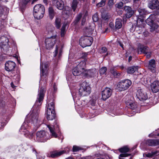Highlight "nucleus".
<instances>
[{
    "instance_id": "f257e3e1",
    "label": "nucleus",
    "mask_w": 159,
    "mask_h": 159,
    "mask_svg": "<svg viewBox=\"0 0 159 159\" xmlns=\"http://www.w3.org/2000/svg\"><path fill=\"white\" fill-rule=\"evenodd\" d=\"M46 90V89L45 87H42L41 88L38 94V97L37 98V99L34 106V109L29 116V118L31 122H33L34 124H35L36 125H37V124L38 122L39 111H36V110H35L34 108L35 107L39 106L41 105V102L43 100Z\"/></svg>"
},
{
    "instance_id": "f03ea898",
    "label": "nucleus",
    "mask_w": 159,
    "mask_h": 159,
    "mask_svg": "<svg viewBox=\"0 0 159 159\" xmlns=\"http://www.w3.org/2000/svg\"><path fill=\"white\" fill-rule=\"evenodd\" d=\"M94 31L93 29H90V28L87 29L85 31V35H84L80 38V45L83 48L87 46H90L92 44L93 41V38L90 35Z\"/></svg>"
},
{
    "instance_id": "7ed1b4c3",
    "label": "nucleus",
    "mask_w": 159,
    "mask_h": 159,
    "mask_svg": "<svg viewBox=\"0 0 159 159\" xmlns=\"http://www.w3.org/2000/svg\"><path fill=\"white\" fill-rule=\"evenodd\" d=\"M45 9L44 6L41 4L35 5L34 8L33 15L37 20L42 18L44 14Z\"/></svg>"
},
{
    "instance_id": "20e7f679",
    "label": "nucleus",
    "mask_w": 159,
    "mask_h": 159,
    "mask_svg": "<svg viewBox=\"0 0 159 159\" xmlns=\"http://www.w3.org/2000/svg\"><path fill=\"white\" fill-rule=\"evenodd\" d=\"M91 88L88 84L84 82L81 84L79 90V94L81 96L89 95L91 93Z\"/></svg>"
},
{
    "instance_id": "39448f33",
    "label": "nucleus",
    "mask_w": 159,
    "mask_h": 159,
    "mask_svg": "<svg viewBox=\"0 0 159 159\" xmlns=\"http://www.w3.org/2000/svg\"><path fill=\"white\" fill-rule=\"evenodd\" d=\"M131 84V81L129 79L122 80L118 84L117 89L120 91H125L127 89Z\"/></svg>"
},
{
    "instance_id": "423d86ee",
    "label": "nucleus",
    "mask_w": 159,
    "mask_h": 159,
    "mask_svg": "<svg viewBox=\"0 0 159 159\" xmlns=\"http://www.w3.org/2000/svg\"><path fill=\"white\" fill-rule=\"evenodd\" d=\"M48 133L44 131H38L36 134L37 140L41 142L46 141L48 139Z\"/></svg>"
},
{
    "instance_id": "0eeeda50",
    "label": "nucleus",
    "mask_w": 159,
    "mask_h": 159,
    "mask_svg": "<svg viewBox=\"0 0 159 159\" xmlns=\"http://www.w3.org/2000/svg\"><path fill=\"white\" fill-rule=\"evenodd\" d=\"M56 37V36L55 35L45 39V43L47 49H50L52 48L55 43Z\"/></svg>"
},
{
    "instance_id": "6e6552de",
    "label": "nucleus",
    "mask_w": 159,
    "mask_h": 159,
    "mask_svg": "<svg viewBox=\"0 0 159 159\" xmlns=\"http://www.w3.org/2000/svg\"><path fill=\"white\" fill-rule=\"evenodd\" d=\"M8 39L5 36H3L0 38V47L1 49H2V51L5 52L8 50Z\"/></svg>"
},
{
    "instance_id": "1a4fd4ad",
    "label": "nucleus",
    "mask_w": 159,
    "mask_h": 159,
    "mask_svg": "<svg viewBox=\"0 0 159 159\" xmlns=\"http://www.w3.org/2000/svg\"><path fill=\"white\" fill-rule=\"evenodd\" d=\"M112 92L111 89L107 87L105 88L102 92V99L105 101L111 96Z\"/></svg>"
},
{
    "instance_id": "9d476101",
    "label": "nucleus",
    "mask_w": 159,
    "mask_h": 159,
    "mask_svg": "<svg viewBox=\"0 0 159 159\" xmlns=\"http://www.w3.org/2000/svg\"><path fill=\"white\" fill-rule=\"evenodd\" d=\"M16 66V64L14 62L9 61L5 64V69L7 71L13 72Z\"/></svg>"
},
{
    "instance_id": "9b49d317",
    "label": "nucleus",
    "mask_w": 159,
    "mask_h": 159,
    "mask_svg": "<svg viewBox=\"0 0 159 159\" xmlns=\"http://www.w3.org/2000/svg\"><path fill=\"white\" fill-rule=\"evenodd\" d=\"M136 96L140 100H145L148 98L147 93L142 89H139L137 90Z\"/></svg>"
},
{
    "instance_id": "f8f14e48",
    "label": "nucleus",
    "mask_w": 159,
    "mask_h": 159,
    "mask_svg": "<svg viewBox=\"0 0 159 159\" xmlns=\"http://www.w3.org/2000/svg\"><path fill=\"white\" fill-rule=\"evenodd\" d=\"M52 4L58 9L62 10L64 7V3L62 0H52Z\"/></svg>"
},
{
    "instance_id": "ddd939ff",
    "label": "nucleus",
    "mask_w": 159,
    "mask_h": 159,
    "mask_svg": "<svg viewBox=\"0 0 159 159\" xmlns=\"http://www.w3.org/2000/svg\"><path fill=\"white\" fill-rule=\"evenodd\" d=\"M85 70L84 68L82 67L81 66H78V65L73 69L72 73L74 76H77L82 74Z\"/></svg>"
},
{
    "instance_id": "4468645a",
    "label": "nucleus",
    "mask_w": 159,
    "mask_h": 159,
    "mask_svg": "<svg viewBox=\"0 0 159 159\" xmlns=\"http://www.w3.org/2000/svg\"><path fill=\"white\" fill-rule=\"evenodd\" d=\"M159 2L158 0H150L148 4L149 7L151 9H158Z\"/></svg>"
},
{
    "instance_id": "2eb2a0df",
    "label": "nucleus",
    "mask_w": 159,
    "mask_h": 159,
    "mask_svg": "<svg viewBox=\"0 0 159 159\" xmlns=\"http://www.w3.org/2000/svg\"><path fill=\"white\" fill-rule=\"evenodd\" d=\"M152 16H150L146 20V22L148 23L149 25H150L151 27V29L153 30H155L157 29L158 27L157 25L155 24L153 20L152 19Z\"/></svg>"
},
{
    "instance_id": "dca6fc26",
    "label": "nucleus",
    "mask_w": 159,
    "mask_h": 159,
    "mask_svg": "<svg viewBox=\"0 0 159 159\" xmlns=\"http://www.w3.org/2000/svg\"><path fill=\"white\" fill-rule=\"evenodd\" d=\"M95 71V70L93 69H85L82 74L85 77H91L94 75Z\"/></svg>"
},
{
    "instance_id": "f3484780",
    "label": "nucleus",
    "mask_w": 159,
    "mask_h": 159,
    "mask_svg": "<svg viewBox=\"0 0 159 159\" xmlns=\"http://www.w3.org/2000/svg\"><path fill=\"white\" fill-rule=\"evenodd\" d=\"M124 10L126 12L125 15L127 18L131 17L134 13V10L129 7L125 6L124 7Z\"/></svg>"
},
{
    "instance_id": "a211bd4d",
    "label": "nucleus",
    "mask_w": 159,
    "mask_h": 159,
    "mask_svg": "<svg viewBox=\"0 0 159 159\" xmlns=\"http://www.w3.org/2000/svg\"><path fill=\"white\" fill-rule=\"evenodd\" d=\"M151 87L152 92L156 93L159 91V82L157 81H154L151 84Z\"/></svg>"
},
{
    "instance_id": "6ab92c4d",
    "label": "nucleus",
    "mask_w": 159,
    "mask_h": 159,
    "mask_svg": "<svg viewBox=\"0 0 159 159\" xmlns=\"http://www.w3.org/2000/svg\"><path fill=\"white\" fill-rule=\"evenodd\" d=\"M126 106L132 109H134L137 107L136 104L135 102L131 100H129L125 102Z\"/></svg>"
},
{
    "instance_id": "aec40b11",
    "label": "nucleus",
    "mask_w": 159,
    "mask_h": 159,
    "mask_svg": "<svg viewBox=\"0 0 159 159\" xmlns=\"http://www.w3.org/2000/svg\"><path fill=\"white\" fill-rule=\"evenodd\" d=\"M155 63V60L154 59H152L149 61L148 66L149 69L153 73L155 71V68L156 65Z\"/></svg>"
},
{
    "instance_id": "412c9836",
    "label": "nucleus",
    "mask_w": 159,
    "mask_h": 159,
    "mask_svg": "<svg viewBox=\"0 0 159 159\" xmlns=\"http://www.w3.org/2000/svg\"><path fill=\"white\" fill-rule=\"evenodd\" d=\"M148 48L147 46H143L139 47L138 48V54H141L142 53L145 54L148 51Z\"/></svg>"
},
{
    "instance_id": "4be33fe9",
    "label": "nucleus",
    "mask_w": 159,
    "mask_h": 159,
    "mask_svg": "<svg viewBox=\"0 0 159 159\" xmlns=\"http://www.w3.org/2000/svg\"><path fill=\"white\" fill-rule=\"evenodd\" d=\"M47 118L48 120H52L55 118V111H47Z\"/></svg>"
},
{
    "instance_id": "5701e85b",
    "label": "nucleus",
    "mask_w": 159,
    "mask_h": 159,
    "mask_svg": "<svg viewBox=\"0 0 159 159\" xmlns=\"http://www.w3.org/2000/svg\"><path fill=\"white\" fill-rule=\"evenodd\" d=\"M66 152V151L64 150L59 152L56 151L52 152L50 156L52 158L57 157L65 153Z\"/></svg>"
},
{
    "instance_id": "b1692460",
    "label": "nucleus",
    "mask_w": 159,
    "mask_h": 159,
    "mask_svg": "<svg viewBox=\"0 0 159 159\" xmlns=\"http://www.w3.org/2000/svg\"><path fill=\"white\" fill-rule=\"evenodd\" d=\"M48 16L49 18L52 20L55 15V12L53 7H50L48 8Z\"/></svg>"
},
{
    "instance_id": "393cba45",
    "label": "nucleus",
    "mask_w": 159,
    "mask_h": 159,
    "mask_svg": "<svg viewBox=\"0 0 159 159\" xmlns=\"http://www.w3.org/2000/svg\"><path fill=\"white\" fill-rule=\"evenodd\" d=\"M8 9L7 7L3 6L0 5V16L2 15L7 14L8 11Z\"/></svg>"
},
{
    "instance_id": "a878e982",
    "label": "nucleus",
    "mask_w": 159,
    "mask_h": 159,
    "mask_svg": "<svg viewBox=\"0 0 159 159\" xmlns=\"http://www.w3.org/2000/svg\"><path fill=\"white\" fill-rule=\"evenodd\" d=\"M138 70V67L132 66L128 68L127 69V72L128 74H131L134 73Z\"/></svg>"
},
{
    "instance_id": "bb28decb",
    "label": "nucleus",
    "mask_w": 159,
    "mask_h": 159,
    "mask_svg": "<svg viewBox=\"0 0 159 159\" xmlns=\"http://www.w3.org/2000/svg\"><path fill=\"white\" fill-rule=\"evenodd\" d=\"M122 26V20L120 18H117L116 19L115 23V27L117 29H119Z\"/></svg>"
},
{
    "instance_id": "cd10ccee",
    "label": "nucleus",
    "mask_w": 159,
    "mask_h": 159,
    "mask_svg": "<svg viewBox=\"0 0 159 159\" xmlns=\"http://www.w3.org/2000/svg\"><path fill=\"white\" fill-rule=\"evenodd\" d=\"M147 143L149 146H154L158 145L159 142L157 140L149 139L148 140Z\"/></svg>"
},
{
    "instance_id": "c85d7f7f",
    "label": "nucleus",
    "mask_w": 159,
    "mask_h": 159,
    "mask_svg": "<svg viewBox=\"0 0 159 159\" xmlns=\"http://www.w3.org/2000/svg\"><path fill=\"white\" fill-rule=\"evenodd\" d=\"M54 103L52 101L48 104L47 111H54Z\"/></svg>"
},
{
    "instance_id": "c756f323",
    "label": "nucleus",
    "mask_w": 159,
    "mask_h": 159,
    "mask_svg": "<svg viewBox=\"0 0 159 159\" xmlns=\"http://www.w3.org/2000/svg\"><path fill=\"white\" fill-rule=\"evenodd\" d=\"M48 127L53 137L56 138L57 137V135L54 131V128L53 126H51L50 125H48Z\"/></svg>"
},
{
    "instance_id": "7c9ffc66",
    "label": "nucleus",
    "mask_w": 159,
    "mask_h": 159,
    "mask_svg": "<svg viewBox=\"0 0 159 159\" xmlns=\"http://www.w3.org/2000/svg\"><path fill=\"white\" fill-rule=\"evenodd\" d=\"M138 11L139 15L141 16H143L144 15L148 14V12L147 11H146L145 9L143 8H139L138 9Z\"/></svg>"
},
{
    "instance_id": "2f4dec72",
    "label": "nucleus",
    "mask_w": 159,
    "mask_h": 159,
    "mask_svg": "<svg viewBox=\"0 0 159 159\" xmlns=\"http://www.w3.org/2000/svg\"><path fill=\"white\" fill-rule=\"evenodd\" d=\"M102 17L103 20L107 21L109 20L111 16L109 13H104L102 14Z\"/></svg>"
},
{
    "instance_id": "473e14b6",
    "label": "nucleus",
    "mask_w": 159,
    "mask_h": 159,
    "mask_svg": "<svg viewBox=\"0 0 159 159\" xmlns=\"http://www.w3.org/2000/svg\"><path fill=\"white\" fill-rule=\"evenodd\" d=\"M78 2L77 0H73L71 7L73 11L75 12L77 7Z\"/></svg>"
},
{
    "instance_id": "72a5a7b5",
    "label": "nucleus",
    "mask_w": 159,
    "mask_h": 159,
    "mask_svg": "<svg viewBox=\"0 0 159 159\" xmlns=\"http://www.w3.org/2000/svg\"><path fill=\"white\" fill-rule=\"evenodd\" d=\"M157 151L154 152H152L148 154H143V157H152L155 155L157 154Z\"/></svg>"
},
{
    "instance_id": "f704fd0d",
    "label": "nucleus",
    "mask_w": 159,
    "mask_h": 159,
    "mask_svg": "<svg viewBox=\"0 0 159 159\" xmlns=\"http://www.w3.org/2000/svg\"><path fill=\"white\" fill-rule=\"evenodd\" d=\"M119 150L120 152H127L129 151V149L127 146H124L119 149Z\"/></svg>"
},
{
    "instance_id": "c9c22d12",
    "label": "nucleus",
    "mask_w": 159,
    "mask_h": 159,
    "mask_svg": "<svg viewBox=\"0 0 159 159\" xmlns=\"http://www.w3.org/2000/svg\"><path fill=\"white\" fill-rule=\"evenodd\" d=\"M110 71L114 77L116 78H118L120 75V73L115 70L113 69H111Z\"/></svg>"
},
{
    "instance_id": "e433bc0d",
    "label": "nucleus",
    "mask_w": 159,
    "mask_h": 159,
    "mask_svg": "<svg viewBox=\"0 0 159 159\" xmlns=\"http://www.w3.org/2000/svg\"><path fill=\"white\" fill-rule=\"evenodd\" d=\"M61 19L60 18H56L55 21V24L57 29L59 28L61 26Z\"/></svg>"
},
{
    "instance_id": "4c0bfd02",
    "label": "nucleus",
    "mask_w": 159,
    "mask_h": 159,
    "mask_svg": "<svg viewBox=\"0 0 159 159\" xmlns=\"http://www.w3.org/2000/svg\"><path fill=\"white\" fill-rule=\"evenodd\" d=\"M82 13H79L77 15L74 22L75 24L77 23L79 21L82 17Z\"/></svg>"
},
{
    "instance_id": "58836bf2",
    "label": "nucleus",
    "mask_w": 159,
    "mask_h": 159,
    "mask_svg": "<svg viewBox=\"0 0 159 159\" xmlns=\"http://www.w3.org/2000/svg\"><path fill=\"white\" fill-rule=\"evenodd\" d=\"M66 25H63L61 29V37H64L66 32Z\"/></svg>"
},
{
    "instance_id": "ea45409f",
    "label": "nucleus",
    "mask_w": 159,
    "mask_h": 159,
    "mask_svg": "<svg viewBox=\"0 0 159 159\" xmlns=\"http://www.w3.org/2000/svg\"><path fill=\"white\" fill-rule=\"evenodd\" d=\"M42 66V69H40L41 70V77L42 76H44L45 77L47 76V70H44V68H43V66Z\"/></svg>"
},
{
    "instance_id": "a19ab883",
    "label": "nucleus",
    "mask_w": 159,
    "mask_h": 159,
    "mask_svg": "<svg viewBox=\"0 0 159 159\" xmlns=\"http://www.w3.org/2000/svg\"><path fill=\"white\" fill-rule=\"evenodd\" d=\"M106 2V0H102L96 4V6L98 7H102L105 5Z\"/></svg>"
},
{
    "instance_id": "79ce46f5",
    "label": "nucleus",
    "mask_w": 159,
    "mask_h": 159,
    "mask_svg": "<svg viewBox=\"0 0 159 159\" xmlns=\"http://www.w3.org/2000/svg\"><path fill=\"white\" fill-rule=\"evenodd\" d=\"M46 30L48 33H52L54 31V28L52 25H50L47 27Z\"/></svg>"
},
{
    "instance_id": "37998d69",
    "label": "nucleus",
    "mask_w": 159,
    "mask_h": 159,
    "mask_svg": "<svg viewBox=\"0 0 159 159\" xmlns=\"http://www.w3.org/2000/svg\"><path fill=\"white\" fill-rule=\"evenodd\" d=\"M82 149L81 147L74 145L73 147L72 151L73 152H77Z\"/></svg>"
},
{
    "instance_id": "c03bdc74",
    "label": "nucleus",
    "mask_w": 159,
    "mask_h": 159,
    "mask_svg": "<svg viewBox=\"0 0 159 159\" xmlns=\"http://www.w3.org/2000/svg\"><path fill=\"white\" fill-rule=\"evenodd\" d=\"M107 70V68L106 67H102L100 70L99 72L101 74H103Z\"/></svg>"
},
{
    "instance_id": "a18cd8bd",
    "label": "nucleus",
    "mask_w": 159,
    "mask_h": 159,
    "mask_svg": "<svg viewBox=\"0 0 159 159\" xmlns=\"http://www.w3.org/2000/svg\"><path fill=\"white\" fill-rule=\"evenodd\" d=\"M86 62L84 60L81 61H80L79 64H78V66H81L82 67H84L85 68V67L86 66Z\"/></svg>"
},
{
    "instance_id": "49530a36",
    "label": "nucleus",
    "mask_w": 159,
    "mask_h": 159,
    "mask_svg": "<svg viewBox=\"0 0 159 159\" xmlns=\"http://www.w3.org/2000/svg\"><path fill=\"white\" fill-rule=\"evenodd\" d=\"M107 49L106 47H102L99 50V52L101 53H103L107 51Z\"/></svg>"
},
{
    "instance_id": "de8ad7c7",
    "label": "nucleus",
    "mask_w": 159,
    "mask_h": 159,
    "mask_svg": "<svg viewBox=\"0 0 159 159\" xmlns=\"http://www.w3.org/2000/svg\"><path fill=\"white\" fill-rule=\"evenodd\" d=\"M93 19L94 22H96L98 21V18L97 14H95L93 16Z\"/></svg>"
},
{
    "instance_id": "09e8293b",
    "label": "nucleus",
    "mask_w": 159,
    "mask_h": 159,
    "mask_svg": "<svg viewBox=\"0 0 159 159\" xmlns=\"http://www.w3.org/2000/svg\"><path fill=\"white\" fill-rule=\"evenodd\" d=\"M123 6V3L122 2H120L116 4V6L117 8H121Z\"/></svg>"
},
{
    "instance_id": "8fccbe9b",
    "label": "nucleus",
    "mask_w": 159,
    "mask_h": 159,
    "mask_svg": "<svg viewBox=\"0 0 159 159\" xmlns=\"http://www.w3.org/2000/svg\"><path fill=\"white\" fill-rule=\"evenodd\" d=\"M131 155L130 153H122L120 155L119 157H126Z\"/></svg>"
},
{
    "instance_id": "3c124183",
    "label": "nucleus",
    "mask_w": 159,
    "mask_h": 159,
    "mask_svg": "<svg viewBox=\"0 0 159 159\" xmlns=\"http://www.w3.org/2000/svg\"><path fill=\"white\" fill-rule=\"evenodd\" d=\"M43 66V68H44V70H47V68L48 67V64L45 63H44L43 64H41V65H40V69H42V66Z\"/></svg>"
},
{
    "instance_id": "603ef678",
    "label": "nucleus",
    "mask_w": 159,
    "mask_h": 159,
    "mask_svg": "<svg viewBox=\"0 0 159 159\" xmlns=\"http://www.w3.org/2000/svg\"><path fill=\"white\" fill-rule=\"evenodd\" d=\"M114 4V0H109L108 4L109 6H111Z\"/></svg>"
},
{
    "instance_id": "864d4df0",
    "label": "nucleus",
    "mask_w": 159,
    "mask_h": 159,
    "mask_svg": "<svg viewBox=\"0 0 159 159\" xmlns=\"http://www.w3.org/2000/svg\"><path fill=\"white\" fill-rule=\"evenodd\" d=\"M87 53H83L82 55V57L84 60H86V57L87 56Z\"/></svg>"
},
{
    "instance_id": "5fc2aeb1",
    "label": "nucleus",
    "mask_w": 159,
    "mask_h": 159,
    "mask_svg": "<svg viewBox=\"0 0 159 159\" xmlns=\"http://www.w3.org/2000/svg\"><path fill=\"white\" fill-rule=\"evenodd\" d=\"M146 55L147 57L149 59V58L151 55V52H147V53H146L145 54Z\"/></svg>"
},
{
    "instance_id": "6e6d98bb",
    "label": "nucleus",
    "mask_w": 159,
    "mask_h": 159,
    "mask_svg": "<svg viewBox=\"0 0 159 159\" xmlns=\"http://www.w3.org/2000/svg\"><path fill=\"white\" fill-rule=\"evenodd\" d=\"M86 21V18L85 16H84L81 22V24L83 25H84L85 22Z\"/></svg>"
},
{
    "instance_id": "4d7b16f0",
    "label": "nucleus",
    "mask_w": 159,
    "mask_h": 159,
    "mask_svg": "<svg viewBox=\"0 0 159 159\" xmlns=\"http://www.w3.org/2000/svg\"><path fill=\"white\" fill-rule=\"evenodd\" d=\"M20 71L19 70V69H17L16 70V73L17 74V77H18V79L19 80L20 78Z\"/></svg>"
},
{
    "instance_id": "13d9d810",
    "label": "nucleus",
    "mask_w": 159,
    "mask_h": 159,
    "mask_svg": "<svg viewBox=\"0 0 159 159\" xmlns=\"http://www.w3.org/2000/svg\"><path fill=\"white\" fill-rule=\"evenodd\" d=\"M30 0H23L22 2L25 5L28 3Z\"/></svg>"
},
{
    "instance_id": "bf43d9fd",
    "label": "nucleus",
    "mask_w": 159,
    "mask_h": 159,
    "mask_svg": "<svg viewBox=\"0 0 159 159\" xmlns=\"http://www.w3.org/2000/svg\"><path fill=\"white\" fill-rule=\"evenodd\" d=\"M118 44L120 45V46L122 48V49L123 50L124 49V45L123 43H122L120 42V41H118L117 42Z\"/></svg>"
},
{
    "instance_id": "052dcab7",
    "label": "nucleus",
    "mask_w": 159,
    "mask_h": 159,
    "mask_svg": "<svg viewBox=\"0 0 159 159\" xmlns=\"http://www.w3.org/2000/svg\"><path fill=\"white\" fill-rule=\"evenodd\" d=\"M126 18L127 17H126V15L125 14V16H124L123 17V20L124 22H126Z\"/></svg>"
},
{
    "instance_id": "680f3d73",
    "label": "nucleus",
    "mask_w": 159,
    "mask_h": 159,
    "mask_svg": "<svg viewBox=\"0 0 159 159\" xmlns=\"http://www.w3.org/2000/svg\"><path fill=\"white\" fill-rule=\"evenodd\" d=\"M55 53L54 54V57H56L57 55V53H58V52H57V46L56 47V49H55Z\"/></svg>"
},
{
    "instance_id": "e2e57ef3",
    "label": "nucleus",
    "mask_w": 159,
    "mask_h": 159,
    "mask_svg": "<svg viewBox=\"0 0 159 159\" xmlns=\"http://www.w3.org/2000/svg\"><path fill=\"white\" fill-rule=\"evenodd\" d=\"M11 87L13 88H14L15 87V86H14V84L13 82H11Z\"/></svg>"
},
{
    "instance_id": "0e129e2a",
    "label": "nucleus",
    "mask_w": 159,
    "mask_h": 159,
    "mask_svg": "<svg viewBox=\"0 0 159 159\" xmlns=\"http://www.w3.org/2000/svg\"><path fill=\"white\" fill-rule=\"evenodd\" d=\"M132 57L131 56L129 57L128 59V62H130V61L132 60Z\"/></svg>"
},
{
    "instance_id": "69168bd1",
    "label": "nucleus",
    "mask_w": 159,
    "mask_h": 159,
    "mask_svg": "<svg viewBox=\"0 0 159 159\" xmlns=\"http://www.w3.org/2000/svg\"><path fill=\"white\" fill-rule=\"evenodd\" d=\"M43 2L44 3L47 4L48 2V0H43Z\"/></svg>"
},
{
    "instance_id": "338daca9",
    "label": "nucleus",
    "mask_w": 159,
    "mask_h": 159,
    "mask_svg": "<svg viewBox=\"0 0 159 159\" xmlns=\"http://www.w3.org/2000/svg\"><path fill=\"white\" fill-rule=\"evenodd\" d=\"M139 1V0H133L134 2L135 3H136L138 2Z\"/></svg>"
},
{
    "instance_id": "774afa93",
    "label": "nucleus",
    "mask_w": 159,
    "mask_h": 159,
    "mask_svg": "<svg viewBox=\"0 0 159 159\" xmlns=\"http://www.w3.org/2000/svg\"><path fill=\"white\" fill-rule=\"evenodd\" d=\"M95 103V102H93L92 103V106H94Z\"/></svg>"
}]
</instances>
